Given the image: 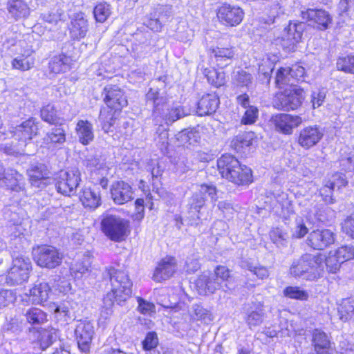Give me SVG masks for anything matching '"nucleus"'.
Returning <instances> with one entry per match:
<instances>
[{
	"instance_id": "nucleus-1",
	"label": "nucleus",
	"mask_w": 354,
	"mask_h": 354,
	"mask_svg": "<svg viewBox=\"0 0 354 354\" xmlns=\"http://www.w3.org/2000/svg\"><path fill=\"white\" fill-rule=\"evenodd\" d=\"M106 275L109 278L111 290L103 299V308L106 315H109L115 301L120 305L131 297L133 283L124 270L110 268L106 270Z\"/></svg>"
},
{
	"instance_id": "nucleus-2",
	"label": "nucleus",
	"mask_w": 354,
	"mask_h": 354,
	"mask_svg": "<svg viewBox=\"0 0 354 354\" xmlns=\"http://www.w3.org/2000/svg\"><path fill=\"white\" fill-rule=\"evenodd\" d=\"M218 169L223 178L238 185H248L252 182L250 168L240 164L232 155L226 153L217 160Z\"/></svg>"
},
{
	"instance_id": "nucleus-3",
	"label": "nucleus",
	"mask_w": 354,
	"mask_h": 354,
	"mask_svg": "<svg viewBox=\"0 0 354 354\" xmlns=\"http://www.w3.org/2000/svg\"><path fill=\"white\" fill-rule=\"evenodd\" d=\"M322 254H303L295 259L290 267V274L295 278H302L307 281H315L322 277Z\"/></svg>"
},
{
	"instance_id": "nucleus-4",
	"label": "nucleus",
	"mask_w": 354,
	"mask_h": 354,
	"mask_svg": "<svg viewBox=\"0 0 354 354\" xmlns=\"http://www.w3.org/2000/svg\"><path fill=\"white\" fill-rule=\"evenodd\" d=\"M103 233L111 241L121 242L129 233V221L120 216L104 214L101 221Z\"/></svg>"
},
{
	"instance_id": "nucleus-5",
	"label": "nucleus",
	"mask_w": 354,
	"mask_h": 354,
	"mask_svg": "<svg viewBox=\"0 0 354 354\" xmlns=\"http://www.w3.org/2000/svg\"><path fill=\"white\" fill-rule=\"evenodd\" d=\"M206 194L210 197L212 202L215 205V203L218 200L216 186L212 184H201L198 191L193 194L188 202L189 213L193 219H200V211L205 205Z\"/></svg>"
},
{
	"instance_id": "nucleus-6",
	"label": "nucleus",
	"mask_w": 354,
	"mask_h": 354,
	"mask_svg": "<svg viewBox=\"0 0 354 354\" xmlns=\"http://www.w3.org/2000/svg\"><path fill=\"white\" fill-rule=\"evenodd\" d=\"M37 132L38 127L35 119L32 118L15 127L12 131L13 137L19 142L17 146H14L12 149L6 147V152L9 154L21 153L22 147L26 145V142L32 140L37 134Z\"/></svg>"
},
{
	"instance_id": "nucleus-7",
	"label": "nucleus",
	"mask_w": 354,
	"mask_h": 354,
	"mask_svg": "<svg viewBox=\"0 0 354 354\" xmlns=\"http://www.w3.org/2000/svg\"><path fill=\"white\" fill-rule=\"evenodd\" d=\"M304 100V90L299 87H292L277 93L274 99L273 105L279 110H295L301 105Z\"/></svg>"
},
{
	"instance_id": "nucleus-8",
	"label": "nucleus",
	"mask_w": 354,
	"mask_h": 354,
	"mask_svg": "<svg viewBox=\"0 0 354 354\" xmlns=\"http://www.w3.org/2000/svg\"><path fill=\"white\" fill-rule=\"evenodd\" d=\"M33 257L36 263L48 269L59 266L62 261V254L57 248L50 245H41L34 248Z\"/></svg>"
},
{
	"instance_id": "nucleus-9",
	"label": "nucleus",
	"mask_w": 354,
	"mask_h": 354,
	"mask_svg": "<svg viewBox=\"0 0 354 354\" xmlns=\"http://www.w3.org/2000/svg\"><path fill=\"white\" fill-rule=\"evenodd\" d=\"M31 270L29 258L18 256L13 259L12 266L8 272L6 281L11 286L21 284L28 280Z\"/></svg>"
},
{
	"instance_id": "nucleus-10",
	"label": "nucleus",
	"mask_w": 354,
	"mask_h": 354,
	"mask_svg": "<svg viewBox=\"0 0 354 354\" xmlns=\"http://www.w3.org/2000/svg\"><path fill=\"white\" fill-rule=\"evenodd\" d=\"M80 181V172L77 169L68 171H61L55 186L58 192L71 196L76 193Z\"/></svg>"
},
{
	"instance_id": "nucleus-11",
	"label": "nucleus",
	"mask_w": 354,
	"mask_h": 354,
	"mask_svg": "<svg viewBox=\"0 0 354 354\" xmlns=\"http://www.w3.org/2000/svg\"><path fill=\"white\" fill-rule=\"evenodd\" d=\"M306 25L304 22H290L284 29L281 37V45L288 51H294L296 45L301 41L304 31Z\"/></svg>"
},
{
	"instance_id": "nucleus-12",
	"label": "nucleus",
	"mask_w": 354,
	"mask_h": 354,
	"mask_svg": "<svg viewBox=\"0 0 354 354\" xmlns=\"http://www.w3.org/2000/svg\"><path fill=\"white\" fill-rule=\"evenodd\" d=\"M216 16L222 24L233 27L241 23L244 12L239 6L224 3L218 8Z\"/></svg>"
},
{
	"instance_id": "nucleus-13",
	"label": "nucleus",
	"mask_w": 354,
	"mask_h": 354,
	"mask_svg": "<svg viewBox=\"0 0 354 354\" xmlns=\"http://www.w3.org/2000/svg\"><path fill=\"white\" fill-rule=\"evenodd\" d=\"M335 236L330 230H316L309 233L306 242L311 248L322 250L335 243Z\"/></svg>"
},
{
	"instance_id": "nucleus-14",
	"label": "nucleus",
	"mask_w": 354,
	"mask_h": 354,
	"mask_svg": "<svg viewBox=\"0 0 354 354\" xmlns=\"http://www.w3.org/2000/svg\"><path fill=\"white\" fill-rule=\"evenodd\" d=\"M94 333V327L90 322H80L76 326L75 335L78 347L82 352L89 353Z\"/></svg>"
},
{
	"instance_id": "nucleus-15",
	"label": "nucleus",
	"mask_w": 354,
	"mask_h": 354,
	"mask_svg": "<svg viewBox=\"0 0 354 354\" xmlns=\"http://www.w3.org/2000/svg\"><path fill=\"white\" fill-rule=\"evenodd\" d=\"M102 95H104V102L109 108L122 110L127 105V100L124 92L117 86H105Z\"/></svg>"
},
{
	"instance_id": "nucleus-16",
	"label": "nucleus",
	"mask_w": 354,
	"mask_h": 354,
	"mask_svg": "<svg viewBox=\"0 0 354 354\" xmlns=\"http://www.w3.org/2000/svg\"><path fill=\"white\" fill-rule=\"evenodd\" d=\"M272 121L276 129L284 134H291L294 128L300 125L303 120L298 115L279 113L272 118Z\"/></svg>"
},
{
	"instance_id": "nucleus-17",
	"label": "nucleus",
	"mask_w": 354,
	"mask_h": 354,
	"mask_svg": "<svg viewBox=\"0 0 354 354\" xmlns=\"http://www.w3.org/2000/svg\"><path fill=\"white\" fill-rule=\"evenodd\" d=\"M323 136L322 129L317 126H308L300 130L297 142L302 148L308 149L316 145Z\"/></svg>"
},
{
	"instance_id": "nucleus-18",
	"label": "nucleus",
	"mask_w": 354,
	"mask_h": 354,
	"mask_svg": "<svg viewBox=\"0 0 354 354\" xmlns=\"http://www.w3.org/2000/svg\"><path fill=\"white\" fill-rule=\"evenodd\" d=\"M265 317L263 304L260 301L248 304L245 307V321L250 329L262 324Z\"/></svg>"
},
{
	"instance_id": "nucleus-19",
	"label": "nucleus",
	"mask_w": 354,
	"mask_h": 354,
	"mask_svg": "<svg viewBox=\"0 0 354 354\" xmlns=\"http://www.w3.org/2000/svg\"><path fill=\"white\" fill-rule=\"evenodd\" d=\"M111 196L116 205H123L133 199L132 187L124 181H117L112 184Z\"/></svg>"
},
{
	"instance_id": "nucleus-20",
	"label": "nucleus",
	"mask_w": 354,
	"mask_h": 354,
	"mask_svg": "<svg viewBox=\"0 0 354 354\" xmlns=\"http://www.w3.org/2000/svg\"><path fill=\"white\" fill-rule=\"evenodd\" d=\"M311 345L314 354H333V349L330 337L320 329L312 332Z\"/></svg>"
},
{
	"instance_id": "nucleus-21",
	"label": "nucleus",
	"mask_w": 354,
	"mask_h": 354,
	"mask_svg": "<svg viewBox=\"0 0 354 354\" xmlns=\"http://www.w3.org/2000/svg\"><path fill=\"white\" fill-rule=\"evenodd\" d=\"M346 184L347 181L341 174H335L325 180L324 186L319 189V194L326 203L332 204L334 203L333 194L335 187L339 188Z\"/></svg>"
},
{
	"instance_id": "nucleus-22",
	"label": "nucleus",
	"mask_w": 354,
	"mask_h": 354,
	"mask_svg": "<svg viewBox=\"0 0 354 354\" xmlns=\"http://www.w3.org/2000/svg\"><path fill=\"white\" fill-rule=\"evenodd\" d=\"M176 270V260L172 257L162 259L156 267L153 278L160 282L169 279Z\"/></svg>"
},
{
	"instance_id": "nucleus-23",
	"label": "nucleus",
	"mask_w": 354,
	"mask_h": 354,
	"mask_svg": "<svg viewBox=\"0 0 354 354\" xmlns=\"http://www.w3.org/2000/svg\"><path fill=\"white\" fill-rule=\"evenodd\" d=\"M146 99L147 102L153 104V114L155 116L162 115L164 108L167 104L166 93L158 87H152L146 94Z\"/></svg>"
},
{
	"instance_id": "nucleus-24",
	"label": "nucleus",
	"mask_w": 354,
	"mask_h": 354,
	"mask_svg": "<svg viewBox=\"0 0 354 354\" xmlns=\"http://www.w3.org/2000/svg\"><path fill=\"white\" fill-rule=\"evenodd\" d=\"M301 17L317 25L319 29L328 28L331 22L329 14L322 9H307L301 12Z\"/></svg>"
},
{
	"instance_id": "nucleus-25",
	"label": "nucleus",
	"mask_w": 354,
	"mask_h": 354,
	"mask_svg": "<svg viewBox=\"0 0 354 354\" xmlns=\"http://www.w3.org/2000/svg\"><path fill=\"white\" fill-rule=\"evenodd\" d=\"M50 293L51 288L48 283L43 282L28 290L26 295L32 304H41L48 299Z\"/></svg>"
},
{
	"instance_id": "nucleus-26",
	"label": "nucleus",
	"mask_w": 354,
	"mask_h": 354,
	"mask_svg": "<svg viewBox=\"0 0 354 354\" xmlns=\"http://www.w3.org/2000/svg\"><path fill=\"white\" fill-rule=\"evenodd\" d=\"M196 286L201 295L213 294L221 287V281L213 274H201L196 281Z\"/></svg>"
},
{
	"instance_id": "nucleus-27",
	"label": "nucleus",
	"mask_w": 354,
	"mask_h": 354,
	"mask_svg": "<svg viewBox=\"0 0 354 354\" xmlns=\"http://www.w3.org/2000/svg\"><path fill=\"white\" fill-rule=\"evenodd\" d=\"M79 197L85 207L95 209L101 205L100 192L98 188L84 187Z\"/></svg>"
},
{
	"instance_id": "nucleus-28",
	"label": "nucleus",
	"mask_w": 354,
	"mask_h": 354,
	"mask_svg": "<svg viewBox=\"0 0 354 354\" xmlns=\"http://www.w3.org/2000/svg\"><path fill=\"white\" fill-rule=\"evenodd\" d=\"M219 104L218 97L214 93L204 95L198 102V115H207L214 113Z\"/></svg>"
},
{
	"instance_id": "nucleus-29",
	"label": "nucleus",
	"mask_w": 354,
	"mask_h": 354,
	"mask_svg": "<svg viewBox=\"0 0 354 354\" xmlns=\"http://www.w3.org/2000/svg\"><path fill=\"white\" fill-rule=\"evenodd\" d=\"M121 110H115L106 106L100 110L99 120L101 122L102 129L109 133L112 131L113 127L119 119Z\"/></svg>"
},
{
	"instance_id": "nucleus-30",
	"label": "nucleus",
	"mask_w": 354,
	"mask_h": 354,
	"mask_svg": "<svg viewBox=\"0 0 354 354\" xmlns=\"http://www.w3.org/2000/svg\"><path fill=\"white\" fill-rule=\"evenodd\" d=\"M28 174L32 185L37 187H44L46 185L44 180L48 178L49 171L46 165L38 164L32 165L28 170Z\"/></svg>"
},
{
	"instance_id": "nucleus-31",
	"label": "nucleus",
	"mask_w": 354,
	"mask_h": 354,
	"mask_svg": "<svg viewBox=\"0 0 354 354\" xmlns=\"http://www.w3.org/2000/svg\"><path fill=\"white\" fill-rule=\"evenodd\" d=\"M70 32L75 39L84 38L88 31V21L82 12L76 13L71 21Z\"/></svg>"
},
{
	"instance_id": "nucleus-32",
	"label": "nucleus",
	"mask_w": 354,
	"mask_h": 354,
	"mask_svg": "<svg viewBox=\"0 0 354 354\" xmlns=\"http://www.w3.org/2000/svg\"><path fill=\"white\" fill-rule=\"evenodd\" d=\"M7 9L15 20L26 18L30 14V8L23 0H8Z\"/></svg>"
},
{
	"instance_id": "nucleus-33",
	"label": "nucleus",
	"mask_w": 354,
	"mask_h": 354,
	"mask_svg": "<svg viewBox=\"0 0 354 354\" xmlns=\"http://www.w3.org/2000/svg\"><path fill=\"white\" fill-rule=\"evenodd\" d=\"M75 131L79 141L84 145H88L94 139L93 124L88 120H79Z\"/></svg>"
},
{
	"instance_id": "nucleus-34",
	"label": "nucleus",
	"mask_w": 354,
	"mask_h": 354,
	"mask_svg": "<svg viewBox=\"0 0 354 354\" xmlns=\"http://www.w3.org/2000/svg\"><path fill=\"white\" fill-rule=\"evenodd\" d=\"M32 49L29 48L24 53L17 56L12 61V68L21 71H26L31 69L35 64V58L32 55Z\"/></svg>"
},
{
	"instance_id": "nucleus-35",
	"label": "nucleus",
	"mask_w": 354,
	"mask_h": 354,
	"mask_svg": "<svg viewBox=\"0 0 354 354\" xmlns=\"http://www.w3.org/2000/svg\"><path fill=\"white\" fill-rule=\"evenodd\" d=\"M43 140L48 147L63 145L66 142V131L62 127H54L46 134Z\"/></svg>"
},
{
	"instance_id": "nucleus-36",
	"label": "nucleus",
	"mask_w": 354,
	"mask_h": 354,
	"mask_svg": "<svg viewBox=\"0 0 354 354\" xmlns=\"http://www.w3.org/2000/svg\"><path fill=\"white\" fill-rule=\"evenodd\" d=\"M253 134L245 132L236 136L231 141V147L237 153H244L252 143Z\"/></svg>"
},
{
	"instance_id": "nucleus-37",
	"label": "nucleus",
	"mask_w": 354,
	"mask_h": 354,
	"mask_svg": "<svg viewBox=\"0 0 354 354\" xmlns=\"http://www.w3.org/2000/svg\"><path fill=\"white\" fill-rule=\"evenodd\" d=\"M322 258L321 266L322 276L324 272V267H326L328 272L333 274L336 273L339 270L342 262L333 251H330L327 256L322 254Z\"/></svg>"
},
{
	"instance_id": "nucleus-38",
	"label": "nucleus",
	"mask_w": 354,
	"mask_h": 354,
	"mask_svg": "<svg viewBox=\"0 0 354 354\" xmlns=\"http://www.w3.org/2000/svg\"><path fill=\"white\" fill-rule=\"evenodd\" d=\"M70 58L64 55L53 57L49 62V69L52 73L58 74L69 70Z\"/></svg>"
},
{
	"instance_id": "nucleus-39",
	"label": "nucleus",
	"mask_w": 354,
	"mask_h": 354,
	"mask_svg": "<svg viewBox=\"0 0 354 354\" xmlns=\"http://www.w3.org/2000/svg\"><path fill=\"white\" fill-rule=\"evenodd\" d=\"M212 53L214 55L216 61L218 64L227 65L228 62L232 60L234 55V50L232 47H215L211 49Z\"/></svg>"
},
{
	"instance_id": "nucleus-40",
	"label": "nucleus",
	"mask_w": 354,
	"mask_h": 354,
	"mask_svg": "<svg viewBox=\"0 0 354 354\" xmlns=\"http://www.w3.org/2000/svg\"><path fill=\"white\" fill-rule=\"evenodd\" d=\"M274 63L269 58L263 59L259 64V79L263 83L268 84L274 69Z\"/></svg>"
},
{
	"instance_id": "nucleus-41",
	"label": "nucleus",
	"mask_w": 354,
	"mask_h": 354,
	"mask_svg": "<svg viewBox=\"0 0 354 354\" xmlns=\"http://www.w3.org/2000/svg\"><path fill=\"white\" fill-rule=\"evenodd\" d=\"M27 322L31 325L42 324L47 321L45 312L38 308H30L24 314Z\"/></svg>"
},
{
	"instance_id": "nucleus-42",
	"label": "nucleus",
	"mask_w": 354,
	"mask_h": 354,
	"mask_svg": "<svg viewBox=\"0 0 354 354\" xmlns=\"http://www.w3.org/2000/svg\"><path fill=\"white\" fill-rule=\"evenodd\" d=\"M177 140L183 145H194L198 142L200 136L194 129H185L176 135Z\"/></svg>"
},
{
	"instance_id": "nucleus-43",
	"label": "nucleus",
	"mask_w": 354,
	"mask_h": 354,
	"mask_svg": "<svg viewBox=\"0 0 354 354\" xmlns=\"http://www.w3.org/2000/svg\"><path fill=\"white\" fill-rule=\"evenodd\" d=\"M91 261L88 257H84L82 260L77 261L71 267V274L75 278H81L89 272Z\"/></svg>"
},
{
	"instance_id": "nucleus-44",
	"label": "nucleus",
	"mask_w": 354,
	"mask_h": 354,
	"mask_svg": "<svg viewBox=\"0 0 354 354\" xmlns=\"http://www.w3.org/2000/svg\"><path fill=\"white\" fill-rule=\"evenodd\" d=\"M55 313L57 317H62L66 322L75 319L74 308L69 301H66L57 306L55 309Z\"/></svg>"
},
{
	"instance_id": "nucleus-45",
	"label": "nucleus",
	"mask_w": 354,
	"mask_h": 354,
	"mask_svg": "<svg viewBox=\"0 0 354 354\" xmlns=\"http://www.w3.org/2000/svg\"><path fill=\"white\" fill-rule=\"evenodd\" d=\"M339 313L342 320H354V297L343 299L339 308Z\"/></svg>"
},
{
	"instance_id": "nucleus-46",
	"label": "nucleus",
	"mask_w": 354,
	"mask_h": 354,
	"mask_svg": "<svg viewBox=\"0 0 354 354\" xmlns=\"http://www.w3.org/2000/svg\"><path fill=\"white\" fill-rule=\"evenodd\" d=\"M40 115L41 119L49 124H56L59 120L55 106L51 104L44 106L41 109Z\"/></svg>"
},
{
	"instance_id": "nucleus-47",
	"label": "nucleus",
	"mask_w": 354,
	"mask_h": 354,
	"mask_svg": "<svg viewBox=\"0 0 354 354\" xmlns=\"http://www.w3.org/2000/svg\"><path fill=\"white\" fill-rule=\"evenodd\" d=\"M150 13L151 14V17L158 19L163 24L168 21L171 16L172 7L168 5H158Z\"/></svg>"
},
{
	"instance_id": "nucleus-48",
	"label": "nucleus",
	"mask_w": 354,
	"mask_h": 354,
	"mask_svg": "<svg viewBox=\"0 0 354 354\" xmlns=\"http://www.w3.org/2000/svg\"><path fill=\"white\" fill-rule=\"evenodd\" d=\"M111 6L106 2L99 3L93 9V15L97 22H104L111 15Z\"/></svg>"
},
{
	"instance_id": "nucleus-49",
	"label": "nucleus",
	"mask_w": 354,
	"mask_h": 354,
	"mask_svg": "<svg viewBox=\"0 0 354 354\" xmlns=\"http://www.w3.org/2000/svg\"><path fill=\"white\" fill-rule=\"evenodd\" d=\"M204 74L207 81L216 87H220L225 84V77L223 73H219L215 69L205 68Z\"/></svg>"
},
{
	"instance_id": "nucleus-50",
	"label": "nucleus",
	"mask_w": 354,
	"mask_h": 354,
	"mask_svg": "<svg viewBox=\"0 0 354 354\" xmlns=\"http://www.w3.org/2000/svg\"><path fill=\"white\" fill-rule=\"evenodd\" d=\"M337 68L346 73H354V55L339 57L337 61Z\"/></svg>"
},
{
	"instance_id": "nucleus-51",
	"label": "nucleus",
	"mask_w": 354,
	"mask_h": 354,
	"mask_svg": "<svg viewBox=\"0 0 354 354\" xmlns=\"http://www.w3.org/2000/svg\"><path fill=\"white\" fill-rule=\"evenodd\" d=\"M275 82L279 87H281L283 85L290 84L292 86L295 84V82L292 81L290 75L289 67L279 69L277 73Z\"/></svg>"
},
{
	"instance_id": "nucleus-52",
	"label": "nucleus",
	"mask_w": 354,
	"mask_h": 354,
	"mask_svg": "<svg viewBox=\"0 0 354 354\" xmlns=\"http://www.w3.org/2000/svg\"><path fill=\"white\" fill-rule=\"evenodd\" d=\"M283 295L290 299L307 300L308 294L306 291L296 286H288L283 290Z\"/></svg>"
},
{
	"instance_id": "nucleus-53",
	"label": "nucleus",
	"mask_w": 354,
	"mask_h": 354,
	"mask_svg": "<svg viewBox=\"0 0 354 354\" xmlns=\"http://www.w3.org/2000/svg\"><path fill=\"white\" fill-rule=\"evenodd\" d=\"M187 115H188V113L185 111L183 106H177L171 108L168 113L165 115L164 119L167 123H173Z\"/></svg>"
},
{
	"instance_id": "nucleus-54",
	"label": "nucleus",
	"mask_w": 354,
	"mask_h": 354,
	"mask_svg": "<svg viewBox=\"0 0 354 354\" xmlns=\"http://www.w3.org/2000/svg\"><path fill=\"white\" fill-rule=\"evenodd\" d=\"M11 227L13 236L19 237L21 235H26L29 232L30 221L28 218L22 219L19 223L15 222Z\"/></svg>"
},
{
	"instance_id": "nucleus-55",
	"label": "nucleus",
	"mask_w": 354,
	"mask_h": 354,
	"mask_svg": "<svg viewBox=\"0 0 354 354\" xmlns=\"http://www.w3.org/2000/svg\"><path fill=\"white\" fill-rule=\"evenodd\" d=\"M342 263L354 259V248L351 246H342L333 251Z\"/></svg>"
},
{
	"instance_id": "nucleus-56",
	"label": "nucleus",
	"mask_w": 354,
	"mask_h": 354,
	"mask_svg": "<svg viewBox=\"0 0 354 354\" xmlns=\"http://www.w3.org/2000/svg\"><path fill=\"white\" fill-rule=\"evenodd\" d=\"M326 93V89L324 88L316 89L312 92L311 103L313 109L318 108L323 104Z\"/></svg>"
},
{
	"instance_id": "nucleus-57",
	"label": "nucleus",
	"mask_w": 354,
	"mask_h": 354,
	"mask_svg": "<svg viewBox=\"0 0 354 354\" xmlns=\"http://www.w3.org/2000/svg\"><path fill=\"white\" fill-rule=\"evenodd\" d=\"M259 110L254 106H249L245 111L241 123L243 124H252L254 123L258 118Z\"/></svg>"
},
{
	"instance_id": "nucleus-58",
	"label": "nucleus",
	"mask_w": 354,
	"mask_h": 354,
	"mask_svg": "<svg viewBox=\"0 0 354 354\" xmlns=\"http://www.w3.org/2000/svg\"><path fill=\"white\" fill-rule=\"evenodd\" d=\"M270 237L278 246H283L286 243L288 234L281 230L277 228L270 232Z\"/></svg>"
},
{
	"instance_id": "nucleus-59",
	"label": "nucleus",
	"mask_w": 354,
	"mask_h": 354,
	"mask_svg": "<svg viewBox=\"0 0 354 354\" xmlns=\"http://www.w3.org/2000/svg\"><path fill=\"white\" fill-rule=\"evenodd\" d=\"M218 281L223 282L227 281L230 277V270L224 266H218L214 269V272L212 274Z\"/></svg>"
},
{
	"instance_id": "nucleus-60",
	"label": "nucleus",
	"mask_w": 354,
	"mask_h": 354,
	"mask_svg": "<svg viewBox=\"0 0 354 354\" xmlns=\"http://www.w3.org/2000/svg\"><path fill=\"white\" fill-rule=\"evenodd\" d=\"M84 165L90 170L100 169L102 164L99 157L96 155H88L84 160Z\"/></svg>"
},
{
	"instance_id": "nucleus-61",
	"label": "nucleus",
	"mask_w": 354,
	"mask_h": 354,
	"mask_svg": "<svg viewBox=\"0 0 354 354\" xmlns=\"http://www.w3.org/2000/svg\"><path fill=\"white\" fill-rule=\"evenodd\" d=\"M217 207L225 217H231L235 212L232 204L227 201H219Z\"/></svg>"
},
{
	"instance_id": "nucleus-62",
	"label": "nucleus",
	"mask_w": 354,
	"mask_h": 354,
	"mask_svg": "<svg viewBox=\"0 0 354 354\" xmlns=\"http://www.w3.org/2000/svg\"><path fill=\"white\" fill-rule=\"evenodd\" d=\"M138 310L142 314L149 315L150 313L154 312L155 306L152 303L148 302L140 297L138 298Z\"/></svg>"
},
{
	"instance_id": "nucleus-63",
	"label": "nucleus",
	"mask_w": 354,
	"mask_h": 354,
	"mask_svg": "<svg viewBox=\"0 0 354 354\" xmlns=\"http://www.w3.org/2000/svg\"><path fill=\"white\" fill-rule=\"evenodd\" d=\"M194 314L198 319H203L205 322L212 320V315L203 306L195 304L193 306Z\"/></svg>"
},
{
	"instance_id": "nucleus-64",
	"label": "nucleus",
	"mask_w": 354,
	"mask_h": 354,
	"mask_svg": "<svg viewBox=\"0 0 354 354\" xmlns=\"http://www.w3.org/2000/svg\"><path fill=\"white\" fill-rule=\"evenodd\" d=\"M342 229L346 234L354 239V212L346 218Z\"/></svg>"
}]
</instances>
